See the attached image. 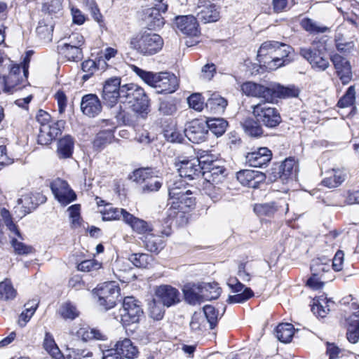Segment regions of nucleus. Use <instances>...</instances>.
<instances>
[{
	"label": "nucleus",
	"mask_w": 359,
	"mask_h": 359,
	"mask_svg": "<svg viewBox=\"0 0 359 359\" xmlns=\"http://www.w3.org/2000/svg\"><path fill=\"white\" fill-rule=\"evenodd\" d=\"M257 59L261 67L273 71L292 62L294 60V50L285 43L267 41L258 49Z\"/></svg>",
	"instance_id": "1"
},
{
	"label": "nucleus",
	"mask_w": 359,
	"mask_h": 359,
	"mask_svg": "<svg viewBox=\"0 0 359 359\" xmlns=\"http://www.w3.org/2000/svg\"><path fill=\"white\" fill-rule=\"evenodd\" d=\"M163 41L160 35L149 32H140L130 39V48L143 55H151L160 51Z\"/></svg>",
	"instance_id": "2"
},
{
	"label": "nucleus",
	"mask_w": 359,
	"mask_h": 359,
	"mask_svg": "<svg viewBox=\"0 0 359 359\" xmlns=\"http://www.w3.org/2000/svg\"><path fill=\"white\" fill-rule=\"evenodd\" d=\"M168 195V203L173 209L185 212L187 208H192L195 205V199L191 196L192 192L187 189L181 179L169 187Z\"/></svg>",
	"instance_id": "3"
},
{
	"label": "nucleus",
	"mask_w": 359,
	"mask_h": 359,
	"mask_svg": "<svg viewBox=\"0 0 359 359\" xmlns=\"http://www.w3.org/2000/svg\"><path fill=\"white\" fill-rule=\"evenodd\" d=\"M93 294L98 305L108 310L115 306L120 295V287L115 282L104 283L95 289Z\"/></svg>",
	"instance_id": "4"
},
{
	"label": "nucleus",
	"mask_w": 359,
	"mask_h": 359,
	"mask_svg": "<svg viewBox=\"0 0 359 359\" xmlns=\"http://www.w3.org/2000/svg\"><path fill=\"white\" fill-rule=\"evenodd\" d=\"M143 315L140 302L132 296L126 297L119 310L120 322L123 326L137 323Z\"/></svg>",
	"instance_id": "5"
},
{
	"label": "nucleus",
	"mask_w": 359,
	"mask_h": 359,
	"mask_svg": "<svg viewBox=\"0 0 359 359\" xmlns=\"http://www.w3.org/2000/svg\"><path fill=\"white\" fill-rule=\"evenodd\" d=\"M266 103L252 106V114L259 123L268 128H274L281 122L280 113L275 107L268 106Z\"/></svg>",
	"instance_id": "6"
},
{
	"label": "nucleus",
	"mask_w": 359,
	"mask_h": 359,
	"mask_svg": "<svg viewBox=\"0 0 359 359\" xmlns=\"http://www.w3.org/2000/svg\"><path fill=\"white\" fill-rule=\"evenodd\" d=\"M210 285H205L201 287L200 285L194 283H187L184 285L182 289L184 299L189 304L192 305L200 304L205 300L216 299L219 296V292L216 289L214 294L208 295L206 292L208 291Z\"/></svg>",
	"instance_id": "7"
},
{
	"label": "nucleus",
	"mask_w": 359,
	"mask_h": 359,
	"mask_svg": "<svg viewBox=\"0 0 359 359\" xmlns=\"http://www.w3.org/2000/svg\"><path fill=\"white\" fill-rule=\"evenodd\" d=\"M31 52H27V56L24 60V63L22 65H12L11 66L10 72L6 77H4L5 83L8 81H14L13 86H11L9 90H5V93H12L15 90L20 89L21 87H18L19 85L22 84L23 86L27 83V79L28 75V63L29 55Z\"/></svg>",
	"instance_id": "8"
},
{
	"label": "nucleus",
	"mask_w": 359,
	"mask_h": 359,
	"mask_svg": "<svg viewBox=\"0 0 359 359\" xmlns=\"http://www.w3.org/2000/svg\"><path fill=\"white\" fill-rule=\"evenodd\" d=\"M50 187L55 198L62 205H67L76 198L74 191L69 187L67 182L62 179L54 180Z\"/></svg>",
	"instance_id": "9"
},
{
	"label": "nucleus",
	"mask_w": 359,
	"mask_h": 359,
	"mask_svg": "<svg viewBox=\"0 0 359 359\" xmlns=\"http://www.w3.org/2000/svg\"><path fill=\"white\" fill-rule=\"evenodd\" d=\"M167 10L168 4H156L154 7L148 8L143 11L142 20L151 29L160 28L165 23L162 13H165Z\"/></svg>",
	"instance_id": "10"
},
{
	"label": "nucleus",
	"mask_w": 359,
	"mask_h": 359,
	"mask_svg": "<svg viewBox=\"0 0 359 359\" xmlns=\"http://www.w3.org/2000/svg\"><path fill=\"white\" fill-rule=\"evenodd\" d=\"M176 166L181 177L187 178L188 180H194L199 177L202 174V170L198 161L195 158H179L176 163Z\"/></svg>",
	"instance_id": "11"
},
{
	"label": "nucleus",
	"mask_w": 359,
	"mask_h": 359,
	"mask_svg": "<svg viewBox=\"0 0 359 359\" xmlns=\"http://www.w3.org/2000/svg\"><path fill=\"white\" fill-rule=\"evenodd\" d=\"M242 93L248 97L262 99L264 102H271L270 96V84L264 86L252 81H246L241 84Z\"/></svg>",
	"instance_id": "12"
},
{
	"label": "nucleus",
	"mask_w": 359,
	"mask_h": 359,
	"mask_svg": "<svg viewBox=\"0 0 359 359\" xmlns=\"http://www.w3.org/2000/svg\"><path fill=\"white\" fill-rule=\"evenodd\" d=\"M184 134L189 141L195 144L205 140L208 135L207 125L205 121L195 119L190 121L184 129Z\"/></svg>",
	"instance_id": "13"
},
{
	"label": "nucleus",
	"mask_w": 359,
	"mask_h": 359,
	"mask_svg": "<svg viewBox=\"0 0 359 359\" xmlns=\"http://www.w3.org/2000/svg\"><path fill=\"white\" fill-rule=\"evenodd\" d=\"M155 297L163 306L170 307L180 302V292L174 287L169 285H161L156 287Z\"/></svg>",
	"instance_id": "14"
},
{
	"label": "nucleus",
	"mask_w": 359,
	"mask_h": 359,
	"mask_svg": "<svg viewBox=\"0 0 359 359\" xmlns=\"http://www.w3.org/2000/svg\"><path fill=\"white\" fill-rule=\"evenodd\" d=\"M121 80L119 78H111L106 81L102 90V99L109 107H114L120 97Z\"/></svg>",
	"instance_id": "15"
},
{
	"label": "nucleus",
	"mask_w": 359,
	"mask_h": 359,
	"mask_svg": "<svg viewBox=\"0 0 359 359\" xmlns=\"http://www.w3.org/2000/svg\"><path fill=\"white\" fill-rule=\"evenodd\" d=\"M300 54L317 71H324L330 65L328 58L316 48H301Z\"/></svg>",
	"instance_id": "16"
},
{
	"label": "nucleus",
	"mask_w": 359,
	"mask_h": 359,
	"mask_svg": "<svg viewBox=\"0 0 359 359\" xmlns=\"http://www.w3.org/2000/svg\"><path fill=\"white\" fill-rule=\"evenodd\" d=\"M197 15L205 23L216 22L219 18L217 6L210 0H198Z\"/></svg>",
	"instance_id": "17"
},
{
	"label": "nucleus",
	"mask_w": 359,
	"mask_h": 359,
	"mask_svg": "<svg viewBox=\"0 0 359 359\" xmlns=\"http://www.w3.org/2000/svg\"><path fill=\"white\" fill-rule=\"evenodd\" d=\"M175 26L180 32L189 36H197L200 32L196 18L193 15L176 17Z\"/></svg>",
	"instance_id": "18"
},
{
	"label": "nucleus",
	"mask_w": 359,
	"mask_h": 359,
	"mask_svg": "<svg viewBox=\"0 0 359 359\" xmlns=\"http://www.w3.org/2000/svg\"><path fill=\"white\" fill-rule=\"evenodd\" d=\"M269 93L271 102H269V103H273L277 98L287 99L298 97L299 90L294 85L284 86L278 83H270Z\"/></svg>",
	"instance_id": "19"
},
{
	"label": "nucleus",
	"mask_w": 359,
	"mask_h": 359,
	"mask_svg": "<svg viewBox=\"0 0 359 359\" xmlns=\"http://www.w3.org/2000/svg\"><path fill=\"white\" fill-rule=\"evenodd\" d=\"M236 178L243 186L257 188L264 181L265 175L262 172L247 169L238 172Z\"/></svg>",
	"instance_id": "20"
},
{
	"label": "nucleus",
	"mask_w": 359,
	"mask_h": 359,
	"mask_svg": "<svg viewBox=\"0 0 359 359\" xmlns=\"http://www.w3.org/2000/svg\"><path fill=\"white\" fill-rule=\"evenodd\" d=\"M227 285L236 293L229 296L227 302L230 304L243 303L253 295V292L250 288L246 287L243 289V285L237 282L236 279H229Z\"/></svg>",
	"instance_id": "21"
},
{
	"label": "nucleus",
	"mask_w": 359,
	"mask_h": 359,
	"mask_svg": "<svg viewBox=\"0 0 359 359\" xmlns=\"http://www.w3.org/2000/svg\"><path fill=\"white\" fill-rule=\"evenodd\" d=\"M156 88L160 93H172L177 90L179 82L177 76L168 72H159Z\"/></svg>",
	"instance_id": "22"
},
{
	"label": "nucleus",
	"mask_w": 359,
	"mask_h": 359,
	"mask_svg": "<svg viewBox=\"0 0 359 359\" xmlns=\"http://www.w3.org/2000/svg\"><path fill=\"white\" fill-rule=\"evenodd\" d=\"M332 61L342 83H348L352 76L350 62L339 54L334 55Z\"/></svg>",
	"instance_id": "23"
},
{
	"label": "nucleus",
	"mask_w": 359,
	"mask_h": 359,
	"mask_svg": "<svg viewBox=\"0 0 359 359\" xmlns=\"http://www.w3.org/2000/svg\"><path fill=\"white\" fill-rule=\"evenodd\" d=\"M81 109L84 114L90 117L99 114L102 106L97 96L93 94L84 95L81 102Z\"/></svg>",
	"instance_id": "24"
},
{
	"label": "nucleus",
	"mask_w": 359,
	"mask_h": 359,
	"mask_svg": "<svg viewBox=\"0 0 359 359\" xmlns=\"http://www.w3.org/2000/svg\"><path fill=\"white\" fill-rule=\"evenodd\" d=\"M203 183L215 184L219 185L225 178V168L223 166L216 164L209 169L202 172Z\"/></svg>",
	"instance_id": "25"
},
{
	"label": "nucleus",
	"mask_w": 359,
	"mask_h": 359,
	"mask_svg": "<svg viewBox=\"0 0 359 359\" xmlns=\"http://www.w3.org/2000/svg\"><path fill=\"white\" fill-rule=\"evenodd\" d=\"M272 154L266 147H261L257 151L248 153L246 159L252 167H262L271 159Z\"/></svg>",
	"instance_id": "26"
},
{
	"label": "nucleus",
	"mask_w": 359,
	"mask_h": 359,
	"mask_svg": "<svg viewBox=\"0 0 359 359\" xmlns=\"http://www.w3.org/2000/svg\"><path fill=\"white\" fill-rule=\"evenodd\" d=\"M346 173L342 168H333L326 171L322 184L330 189L339 187L346 180Z\"/></svg>",
	"instance_id": "27"
},
{
	"label": "nucleus",
	"mask_w": 359,
	"mask_h": 359,
	"mask_svg": "<svg viewBox=\"0 0 359 359\" xmlns=\"http://www.w3.org/2000/svg\"><path fill=\"white\" fill-rule=\"evenodd\" d=\"M115 348L112 349L119 355H122L128 359H133L137 357L139 351L137 348L133 345L130 339L124 338L118 340L114 345Z\"/></svg>",
	"instance_id": "28"
},
{
	"label": "nucleus",
	"mask_w": 359,
	"mask_h": 359,
	"mask_svg": "<svg viewBox=\"0 0 359 359\" xmlns=\"http://www.w3.org/2000/svg\"><path fill=\"white\" fill-rule=\"evenodd\" d=\"M297 172V162L293 158H286L280 165L279 175L283 181L295 179Z\"/></svg>",
	"instance_id": "29"
},
{
	"label": "nucleus",
	"mask_w": 359,
	"mask_h": 359,
	"mask_svg": "<svg viewBox=\"0 0 359 359\" xmlns=\"http://www.w3.org/2000/svg\"><path fill=\"white\" fill-rule=\"evenodd\" d=\"M59 133L60 130L55 124L43 125V127H40L38 142L42 145H47L50 144Z\"/></svg>",
	"instance_id": "30"
},
{
	"label": "nucleus",
	"mask_w": 359,
	"mask_h": 359,
	"mask_svg": "<svg viewBox=\"0 0 359 359\" xmlns=\"http://www.w3.org/2000/svg\"><path fill=\"white\" fill-rule=\"evenodd\" d=\"M43 347L46 351L54 359H63L64 356L59 347L56 344L52 334L48 332L45 333L43 341Z\"/></svg>",
	"instance_id": "31"
},
{
	"label": "nucleus",
	"mask_w": 359,
	"mask_h": 359,
	"mask_svg": "<svg viewBox=\"0 0 359 359\" xmlns=\"http://www.w3.org/2000/svg\"><path fill=\"white\" fill-rule=\"evenodd\" d=\"M131 229L137 233H145L150 230L149 224L144 220L135 217L132 214L125 212L124 221Z\"/></svg>",
	"instance_id": "32"
},
{
	"label": "nucleus",
	"mask_w": 359,
	"mask_h": 359,
	"mask_svg": "<svg viewBox=\"0 0 359 359\" xmlns=\"http://www.w3.org/2000/svg\"><path fill=\"white\" fill-rule=\"evenodd\" d=\"M74 140L69 135L60 139L57 142V154L60 158L71 157L74 149Z\"/></svg>",
	"instance_id": "33"
},
{
	"label": "nucleus",
	"mask_w": 359,
	"mask_h": 359,
	"mask_svg": "<svg viewBox=\"0 0 359 359\" xmlns=\"http://www.w3.org/2000/svg\"><path fill=\"white\" fill-rule=\"evenodd\" d=\"M17 203L18 208H21L25 215L36 208L38 205V201L36 198L31 192L25 191L18 199Z\"/></svg>",
	"instance_id": "34"
},
{
	"label": "nucleus",
	"mask_w": 359,
	"mask_h": 359,
	"mask_svg": "<svg viewBox=\"0 0 359 359\" xmlns=\"http://www.w3.org/2000/svg\"><path fill=\"white\" fill-rule=\"evenodd\" d=\"M205 106L209 110L215 114L223 113L227 106V101L217 93L211 95L207 100Z\"/></svg>",
	"instance_id": "35"
},
{
	"label": "nucleus",
	"mask_w": 359,
	"mask_h": 359,
	"mask_svg": "<svg viewBox=\"0 0 359 359\" xmlns=\"http://www.w3.org/2000/svg\"><path fill=\"white\" fill-rule=\"evenodd\" d=\"M157 174H159V172L151 168H139L133 172L130 179L137 183L144 184L149 180L157 177Z\"/></svg>",
	"instance_id": "36"
},
{
	"label": "nucleus",
	"mask_w": 359,
	"mask_h": 359,
	"mask_svg": "<svg viewBox=\"0 0 359 359\" xmlns=\"http://www.w3.org/2000/svg\"><path fill=\"white\" fill-rule=\"evenodd\" d=\"M294 333V326L290 323H280L276 330L275 334L277 339L283 343L291 341Z\"/></svg>",
	"instance_id": "37"
},
{
	"label": "nucleus",
	"mask_w": 359,
	"mask_h": 359,
	"mask_svg": "<svg viewBox=\"0 0 359 359\" xmlns=\"http://www.w3.org/2000/svg\"><path fill=\"white\" fill-rule=\"evenodd\" d=\"M125 212H128L125 209L118 208L109 205H106L100 210L104 221L119 220L122 219L124 221Z\"/></svg>",
	"instance_id": "38"
},
{
	"label": "nucleus",
	"mask_w": 359,
	"mask_h": 359,
	"mask_svg": "<svg viewBox=\"0 0 359 359\" xmlns=\"http://www.w3.org/2000/svg\"><path fill=\"white\" fill-rule=\"evenodd\" d=\"M341 27L338 29L335 36V43L337 49L342 53H349L355 49L354 41L350 39H346L340 32Z\"/></svg>",
	"instance_id": "39"
},
{
	"label": "nucleus",
	"mask_w": 359,
	"mask_h": 359,
	"mask_svg": "<svg viewBox=\"0 0 359 359\" xmlns=\"http://www.w3.org/2000/svg\"><path fill=\"white\" fill-rule=\"evenodd\" d=\"M207 129L210 130L217 137L222 135L226 131L228 126L227 122L224 118H213L205 121Z\"/></svg>",
	"instance_id": "40"
},
{
	"label": "nucleus",
	"mask_w": 359,
	"mask_h": 359,
	"mask_svg": "<svg viewBox=\"0 0 359 359\" xmlns=\"http://www.w3.org/2000/svg\"><path fill=\"white\" fill-rule=\"evenodd\" d=\"M195 158L198 161V165H200L202 171L206 170L213 166V165L217 164L216 161L217 157L207 151H198Z\"/></svg>",
	"instance_id": "41"
},
{
	"label": "nucleus",
	"mask_w": 359,
	"mask_h": 359,
	"mask_svg": "<svg viewBox=\"0 0 359 359\" xmlns=\"http://www.w3.org/2000/svg\"><path fill=\"white\" fill-rule=\"evenodd\" d=\"M330 259L325 257H318L312 261L311 271L312 274L321 276L323 273L330 271Z\"/></svg>",
	"instance_id": "42"
},
{
	"label": "nucleus",
	"mask_w": 359,
	"mask_h": 359,
	"mask_svg": "<svg viewBox=\"0 0 359 359\" xmlns=\"http://www.w3.org/2000/svg\"><path fill=\"white\" fill-rule=\"evenodd\" d=\"M201 311L204 315V318L209 323L210 329H213L216 326L219 318L222 316V313L211 305L204 306Z\"/></svg>",
	"instance_id": "43"
},
{
	"label": "nucleus",
	"mask_w": 359,
	"mask_h": 359,
	"mask_svg": "<svg viewBox=\"0 0 359 359\" xmlns=\"http://www.w3.org/2000/svg\"><path fill=\"white\" fill-rule=\"evenodd\" d=\"M129 260L138 268L147 269L152 265L153 257L145 253L133 254L130 256Z\"/></svg>",
	"instance_id": "44"
},
{
	"label": "nucleus",
	"mask_w": 359,
	"mask_h": 359,
	"mask_svg": "<svg viewBox=\"0 0 359 359\" xmlns=\"http://www.w3.org/2000/svg\"><path fill=\"white\" fill-rule=\"evenodd\" d=\"M133 72L139 76L149 86L155 88L157 84L159 73H153L151 72L144 71L136 66H133Z\"/></svg>",
	"instance_id": "45"
},
{
	"label": "nucleus",
	"mask_w": 359,
	"mask_h": 359,
	"mask_svg": "<svg viewBox=\"0 0 359 359\" xmlns=\"http://www.w3.org/2000/svg\"><path fill=\"white\" fill-rule=\"evenodd\" d=\"M17 295V291L13 287L11 281L5 279L0 283V299L5 301L12 300Z\"/></svg>",
	"instance_id": "46"
},
{
	"label": "nucleus",
	"mask_w": 359,
	"mask_h": 359,
	"mask_svg": "<svg viewBox=\"0 0 359 359\" xmlns=\"http://www.w3.org/2000/svg\"><path fill=\"white\" fill-rule=\"evenodd\" d=\"M260 123L252 118H247L243 123L245 133L251 137H259L262 135L263 130Z\"/></svg>",
	"instance_id": "47"
},
{
	"label": "nucleus",
	"mask_w": 359,
	"mask_h": 359,
	"mask_svg": "<svg viewBox=\"0 0 359 359\" xmlns=\"http://www.w3.org/2000/svg\"><path fill=\"white\" fill-rule=\"evenodd\" d=\"M145 248L150 252H158L163 248V242L162 238L154 234H147L144 241Z\"/></svg>",
	"instance_id": "48"
},
{
	"label": "nucleus",
	"mask_w": 359,
	"mask_h": 359,
	"mask_svg": "<svg viewBox=\"0 0 359 359\" xmlns=\"http://www.w3.org/2000/svg\"><path fill=\"white\" fill-rule=\"evenodd\" d=\"M114 137V130L112 128L102 130L97 133L93 141V144L95 147H102L107 144L111 143Z\"/></svg>",
	"instance_id": "49"
},
{
	"label": "nucleus",
	"mask_w": 359,
	"mask_h": 359,
	"mask_svg": "<svg viewBox=\"0 0 359 359\" xmlns=\"http://www.w3.org/2000/svg\"><path fill=\"white\" fill-rule=\"evenodd\" d=\"M117 54L118 50L114 48L108 47L103 50L98 57V65L100 67V69L105 70L108 67L107 62L115 57Z\"/></svg>",
	"instance_id": "50"
},
{
	"label": "nucleus",
	"mask_w": 359,
	"mask_h": 359,
	"mask_svg": "<svg viewBox=\"0 0 359 359\" xmlns=\"http://www.w3.org/2000/svg\"><path fill=\"white\" fill-rule=\"evenodd\" d=\"M203 189L206 195L214 202H218L222 198V191L219 185L215 184L203 183Z\"/></svg>",
	"instance_id": "51"
},
{
	"label": "nucleus",
	"mask_w": 359,
	"mask_h": 359,
	"mask_svg": "<svg viewBox=\"0 0 359 359\" xmlns=\"http://www.w3.org/2000/svg\"><path fill=\"white\" fill-rule=\"evenodd\" d=\"M70 224L72 228H78L81 224V206L79 204L71 205L67 209Z\"/></svg>",
	"instance_id": "52"
},
{
	"label": "nucleus",
	"mask_w": 359,
	"mask_h": 359,
	"mask_svg": "<svg viewBox=\"0 0 359 359\" xmlns=\"http://www.w3.org/2000/svg\"><path fill=\"white\" fill-rule=\"evenodd\" d=\"M11 244L15 252L19 255H27L34 252V249L32 246L26 245L14 237L11 238Z\"/></svg>",
	"instance_id": "53"
},
{
	"label": "nucleus",
	"mask_w": 359,
	"mask_h": 359,
	"mask_svg": "<svg viewBox=\"0 0 359 359\" xmlns=\"http://www.w3.org/2000/svg\"><path fill=\"white\" fill-rule=\"evenodd\" d=\"M329 303L326 298L321 299L320 301L316 300L312 306V311L316 316L324 318L330 311Z\"/></svg>",
	"instance_id": "54"
},
{
	"label": "nucleus",
	"mask_w": 359,
	"mask_h": 359,
	"mask_svg": "<svg viewBox=\"0 0 359 359\" xmlns=\"http://www.w3.org/2000/svg\"><path fill=\"white\" fill-rule=\"evenodd\" d=\"M62 50L65 57L69 61H78L83 57L81 48L63 46Z\"/></svg>",
	"instance_id": "55"
},
{
	"label": "nucleus",
	"mask_w": 359,
	"mask_h": 359,
	"mask_svg": "<svg viewBox=\"0 0 359 359\" xmlns=\"http://www.w3.org/2000/svg\"><path fill=\"white\" fill-rule=\"evenodd\" d=\"M355 100V90L353 86H350L344 95L339 100L337 105L340 108L352 106Z\"/></svg>",
	"instance_id": "56"
},
{
	"label": "nucleus",
	"mask_w": 359,
	"mask_h": 359,
	"mask_svg": "<svg viewBox=\"0 0 359 359\" xmlns=\"http://www.w3.org/2000/svg\"><path fill=\"white\" fill-rule=\"evenodd\" d=\"M205 319L202 311L195 312L191 316L190 327L193 331L197 332L205 327Z\"/></svg>",
	"instance_id": "57"
},
{
	"label": "nucleus",
	"mask_w": 359,
	"mask_h": 359,
	"mask_svg": "<svg viewBox=\"0 0 359 359\" xmlns=\"http://www.w3.org/2000/svg\"><path fill=\"white\" fill-rule=\"evenodd\" d=\"M59 313L65 319L73 320L79 316L76 308L69 302H66L61 306Z\"/></svg>",
	"instance_id": "58"
},
{
	"label": "nucleus",
	"mask_w": 359,
	"mask_h": 359,
	"mask_svg": "<svg viewBox=\"0 0 359 359\" xmlns=\"http://www.w3.org/2000/svg\"><path fill=\"white\" fill-rule=\"evenodd\" d=\"M254 210L259 216H271L276 212L277 208L274 203H261L255 205Z\"/></svg>",
	"instance_id": "59"
},
{
	"label": "nucleus",
	"mask_w": 359,
	"mask_h": 359,
	"mask_svg": "<svg viewBox=\"0 0 359 359\" xmlns=\"http://www.w3.org/2000/svg\"><path fill=\"white\" fill-rule=\"evenodd\" d=\"M37 306L38 304L36 303H32L30 306L27 307L25 310L22 312L18 320V324L20 327H25L30 320L37 309Z\"/></svg>",
	"instance_id": "60"
},
{
	"label": "nucleus",
	"mask_w": 359,
	"mask_h": 359,
	"mask_svg": "<svg viewBox=\"0 0 359 359\" xmlns=\"http://www.w3.org/2000/svg\"><path fill=\"white\" fill-rule=\"evenodd\" d=\"M81 68L82 70L86 73V74L83 76V79L87 80L97 69H100V67L98 65V62L97 63L93 60L88 59L82 62Z\"/></svg>",
	"instance_id": "61"
},
{
	"label": "nucleus",
	"mask_w": 359,
	"mask_h": 359,
	"mask_svg": "<svg viewBox=\"0 0 359 359\" xmlns=\"http://www.w3.org/2000/svg\"><path fill=\"white\" fill-rule=\"evenodd\" d=\"M302 27L311 33H323L327 28L319 26L316 22L309 18H304L301 22Z\"/></svg>",
	"instance_id": "62"
},
{
	"label": "nucleus",
	"mask_w": 359,
	"mask_h": 359,
	"mask_svg": "<svg viewBox=\"0 0 359 359\" xmlns=\"http://www.w3.org/2000/svg\"><path fill=\"white\" fill-rule=\"evenodd\" d=\"M358 318L355 320V324L351 323L347 328V339L353 344H355L359 340V314L356 315Z\"/></svg>",
	"instance_id": "63"
},
{
	"label": "nucleus",
	"mask_w": 359,
	"mask_h": 359,
	"mask_svg": "<svg viewBox=\"0 0 359 359\" xmlns=\"http://www.w3.org/2000/svg\"><path fill=\"white\" fill-rule=\"evenodd\" d=\"M187 102L189 107L196 111H201L203 109L204 102L200 93H194L188 97Z\"/></svg>",
	"instance_id": "64"
}]
</instances>
